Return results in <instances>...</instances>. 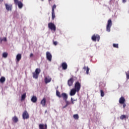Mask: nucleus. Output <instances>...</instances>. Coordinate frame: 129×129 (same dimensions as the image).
<instances>
[{"label":"nucleus","mask_w":129,"mask_h":129,"mask_svg":"<svg viewBox=\"0 0 129 129\" xmlns=\"http://www.w3.org/2000/svg\"><path fill=\"white\" fill-rule=\"evenodd\" d=\"M48 27L50 30L53 31V32H56V26L55 24L52 22L49 23L48 24Z\"/></svg>","instance_id":"f257e3e1"},{"label":"nucleus","mask_w":129,"mask_h":129,"mask_svg":"<svg viewBox=\"0 0 129 129\" xmlns=\"http://www.w3.org/2000/svg\"><path fill=\"white\" fill-rule=\"evenodd\" d=\"M91 39L93 41V42H99V40H100V36L98 34H94L91 38Z\"/></svg>","instance_id":"f03ea898"},{"label":"nucleus","mask_w":129,"mask_h":129,"mask_svg":"<svg viewBox=\"0 0 129 129\" xmlns=\"http://www.w3.org/2000/svg\"><path fill=\"white\" fill-rule=\"evenodd\" d=\"M111 26H112V22L111 19H109L106 26V31L107 32H110V28H111Z\"/></svg>","instance_id":"7ed1b4c3"},{"label":"nucleus","mask_w":129,"mask_h":129,"mask_svg":"<svg viewBox=\"0 0 129 129\" xmlns=\"http://www.w3.org/2000/svg\"><path fill=\"white\" fill-rule=\"evenodd\" d=\"M14 4L16 6H18L19 9H22L23 7V3L19 0H14Z\"/></svg>","instance_id":"20e7f679"},{"label":"nucleus","mask_w":129,"mask_h":129,"mask_svg":"<svg viewBox=\"0 0 129 129\" xmlns=\"http://www.w3.org/2000/svg\"><path fill=\"white\" fill-rule=\"evenodd\" d=\"M81 88V84L79 82H76L75 84V89L77 91V92H79L80 89Z\"/></svg>","instance_id":"39448f33"},{"label":"nucleus","mask_w":129,"mask_h":129,"mask_svg":"<svg viewBox=\"0 0 129 129\" xmlns=\"http://www.w3.org/2000/svg\"><path fill=\"white\" fill-rule=\"evenodd\" d=\"M22 117L23 119H28L30 117L29 116V113H28V111H25L22 114Z\"/></svg>","instance_id":"423d86ee"},{"label":"nucleus","mask_w":129,"mask_h":129,"mask_svg":"<svg viewBox=\"0 0 129 129\" xmlns=\"http://www.w3.org/2000/svg\"><path fill=\"white\" fill-rule=\"evenodd\" d=\"M46 58L49 62L52 61V54L49 51L46 52Z\"/></svg>","instance_id":"0eeeda50"},{"label":"nucleus","mask_w":129,"mask_h":129,"mask_svg":"<svg viewBox=\"0 0 129 129\" xmlns=\"http://www.w3.org/2000/svg\"><path fill=\"white\" fill-rule=\"evenodd\" d=\"M73 83H74V79L73 78H71L68 81V85L70 87L73 85Z\"/></svg>","instance_id":"6e6552de"},{"label":"nucleus","mask_w":129,"mask_h":129,"mask_svg":"<svg viewBox=\"0 0 129 129\" xmlns=\"http://www.w3.org/2000/svg\"><path fill=\"white\" fill-rule=\"evenodd\" d=\"M5 6L6 7V9L7 10H8V11H10V12H12V10L13 9V5L12 4L9 5V4H6Z\"/></svg>","instance_id":"1a4fd4ad"},{"label":"nucleus","mask_w":129,"mask_h":129,"mask_svg":"<svg viewBox=\"0 0 129 129\" xmlns=\"http://www.w3.org/2000/svg\"><path fill=\"white\" fill-rule=\"evenodd\" d=\"M61 67H62V70H67V68H68V65H67V63L66 62H62Z\"/></svg>","instance_id":"9d476101"},{"label":"nucleus","mask_w":129,"mask_h":129,"mask_svg":"<svg viewBox=\"0 0 129 129\" xmlns=\"http://www.w3.org/2000/svg\"><path fill=\"white\" fill-rule=\"evenodd\" d=\"M52 80V79L49 76L46 77L44 79V81L47 84V83H49V82H51V81Z\"/></svg>","instance_id":"9b49d317"},{"label":"nucleus","mask_w":129,"mask_h":129,"mask_svg":"<svg viewBox=\"0 0 129 129\" xmlns=\"http://www.w3.org/2000/svg\"><path fill=\"white\" fill-rule=\"evenodd\" d=\"M76 92H77V90H76V89H72L70 92L71 96H73V95H75V94H76Z\"/></svg>","instance_id":"f8f14e48"},{"label":"nucleus","mask_w":129,"mask_h":129,"mask_svg":"<svg viewBox=\"0 0 129 129\" xmlns=\"http://www.w3.org/2000/svg\"><path fill=\"white\" fill-rule=\"evenodd\" d=\"M22 59V54L21 53H18L16 55V62H20Z\"/></svg>","instance_id":"ddd939ff"},{"label":"nucleus","mask_w":129,"mask_h":129,"mask_svg":"<svg viewBox=\"0 0 129 129\" xmlns=\"http://www.w3.org/2000/svg\"><path fill=\"white\" fill-rule=\"evenodd\" d=\"M61 97H62L63 100L66 101L68 99V95L65 93H62L61 94Z\"/></svg>","instance_id":"4468645a"},{"label":"nucleus","mask_w":129,"mask_h":129,"mask_svg":"<svg viewBox=\"0 0 129 129\" xmlns=\"http://www.w3.org/2000/svg\"><path fill=\"white\" fill-rule=\"evenodd\" d=\"M119 102L120 104H124L125 102V99L124 97H121L119 100Z\"/></svg>","instance_id":"2eb2a0df"},{"label":"nucleus","mask_w":129,"mask_h":129,"mask_svg":"<svg viewBox=\"0 0 129 129\" xmlns=\"http://www.w3.org/2000/svg\"><path fill=\"white\" fill-rule=\"evenodd\" d=\"M38 100V98L36 96H33L31 98V101L32 102H33V103H36L37 102V101Z\"/></svg>","instance_id":"dca6fc26"},{"label":"nucleus","mask_w":129,"mask_h":129,"mask_svg":"<svg viewBox=\"0 0 129 129\" xmlns=\"http://www.w3.org/2000/svg\"><path fill=\"white\" fill-rule=\"evenodd\" d=\"M39 129H47V124L44 125V124H40L39 125Z\"/></svg>","instance_id":"f3484780"},{"label":"nucleus","mask_w":129,"mask_h":129,"mask_svg":"<svg viewBox=\"0 0 129 129\" xmlns=\"http://www.w3.org/2000/svg\"><path fill=\"white\" fill-rule=\"evenodd\" d=\"M40 103L42 106H45L46 105V98H43L41 101Z\"/></svg>","instance_id":"a211bd4d"},{"label":"nucleus","mask_w":129,"mask_h":129,"mask_svg":"<svg viewBox=\"0 0 129 129\" xmlns=\"http://www.w3.org/2000/svg\"><path fill=\"white\" fill-rule=\"evenodd\" d=\"M12 120L13 121H14V122L17 123V122L19 121V118H18V117H17V116H14L12 118Z\"/></svg>","instance_id":"6ab92c4d"},{"label":"nucleus","mask_w":129,"mask_h":129,"mask_svg":"<svg viewBox=\"0 0 129 129\" xmlns=\"http://www.w3.org/2000/svg\"><path fill=\"white\" fill-rule=\"evenodd\" d=\"M83 69H84V70H86V74H89V70H90V69H89V68H88V67H85L84 66V68H83Z\"/></svg>","instance_id":"aec40b11"},{"label":"nucleus","mask_w":129,"mask_h":129,"mask_svg":"<svg viewBox=\"0 0 129 129\" xmlns=\"http://www.w3.org/2000/svg\"><path fill=\"white\" fill-rule=\"evenodd\" d=\"M32 74L33 78H35V79H37V78L39 77V75L35 72H33Z\"/></svg>","instance_id":"412c9836"},{"label":"nucleus","mask_w":129,"mask_h":129,"mask_svg":"<svg viewBox=\"0 0 129 129\" xmlns=\"http://www.w3.org/2000/svg\"><path fill=\"white\" fill-rule=\"evenodd\" d=\"M6 81V78L5 77H2L0 79L1 83H4Z\"/></svg>","instance_id":"4be33fe9"},{"label":"nucleus","mask_w":129,"mask_h":129,"mask_svg":"<svg viewBox=\"0 0 129 129\" xmlns=\"http://www.w3.org/2000/svg\"><path fill=\"white\" fill-rule=\"evenodd\" d=\"M34 73H36V74H38L39 75V74L41 73V70L40 69L37 68L35 70V71Z\"/></svg>","instance_id":"5701e85b"},{"label":"nucleus","mask_w":129,"mask_h":129,"mask_svg":"<svg viewBox=\"0 0 129 129\" xmlns=\"http://www.w3.org/2000/svg\"><path fill=\"white\" fill-rule=\"evenodd\" d=\"M56 96H58V97H59V98H61V97H62L61 95L60 94V92H59L58 90H56Z\"/></svg>","instance_id":"b1692460"},{"label":"nucleus","mask_w":129,"mask_h":129,"mask_svg":"<svg viewBox=\"0 0 129 129\" xmlns=\"http://www.w3.org/2000/svg\"><path fill=\"white\" fill-rule=\"evenodd\" d=\"M73 117L75 119H79V115H78V114H76L73 115Z\"/></svg>","instance_id":"393cba45"},{"label":"nucleus","mask_w":129,"mask_h":129,"mask_svg":"<svg viewBox=\"0 0 129 129\" xmlns=\"http://www.w3.org/2000/svg\"><path fill=\"white\" fill-rule=\"evenodd\" d=\"M125 118H126V115H121L120 116V119H121L122 120L123 119H125Z\"/></svg>","instance_id":"a878e982"},{"label":"nucleus","mask_w":129,"mask_h":129,"mask_svg":"<svg viewBox=\"0 0 129 129\" xmlns=\"http://www.w3.org/2000/svg\"><path fill=\"white\" fill-rule=\"evenodd\" d=\"M8 52H4L3 54V58H7L8 57Z\"/></svg>","instance_id":"bb28decb"},{"label":"nucleus","mask_w":129,"mask_h":129,"mask_svg":"<svg viewBox=\"0 0 129 129\" xmlns=\"http://www.w3.org/2000/svg\"><path fill=\"white\" fill-rule=\"evenodd\" d=\"M56 8H57V6H56V5H53V6H52V12H55V9H56Z\"/></svg>","instance_id":"cd10ccee"},{"label":"nucleus","mask_w":129,"mask_h":129,"mask_svg":"<svg viewBox=\"0 0 129 129\" xmlns=\"http://www.w3.org/2000/svg\"><path fill=\"white\" fill-rule=\"evenodd\" d=\"M100 92L101 93V97H103L104 96V92L102 90H100Z\"/></svg>","instance_id":"c85d7f7f"},{"label":"nucleus","mask_w":129,"mask_h":129,"mask_svg":"<svg viewBox=\"0 0 129 129\" xmlns=\"http://www.w3.org/2000/svg\"><path fill=\"white\" fill-rule=\"evenodd\" d=\"M100 86H102V87H105V84L103 83V82H100Z\"/></svg>","instance_id":"c756f323"},{"label":"nucleus","mask_w":129,"mask_h":129,"mask_svg":"<svg viewBox=\"0 0 129 129\" xmlns=\"http://www.w3.org/2000/svg\"><path fill=\"white\" fill-rule=\"evenodd\" d=\"M55 17L56 16H55V12H52V20H54Z\"/></svg>","instance_id":"7c9ffc66"},{"label":"nucleus","mask_w":129,"mask_h":129,"mask_svg":"<svg viewBox=\"0 0 129 129\" xmlns=\"http://www.w3.org/2000/svg\"><path fill=\"white\" fill-rule=\"evenodd\" d=\"M25 98H26V94H24L21 96V99L22 100H25Z\"/></svg>","instance_id":"2f4dec72"},{"label":"nucleus","mask_w":129,"mask_h":129,"mask_svg":"<svg viewBox=\"0 0 129 129\" xmlns=\"http://www.w3.org/2000/svg\"><path fill=\"white\" fill-rule=\"evenodd\" d=\"M113 47H114V48H117V49H118V44H113Z\"/></svg>","instance_id":"473e14b6"},{"label":"nucleus","mask_w":129,"mask_h":129,"mask_svg":"<svg viewBox=\"0 0 129 129\" xmlns=\"http://www.w3.org/2000/svg\"><path fill=\"white\" fill-rule=\"evenodd\" d=\"M66 103V105H70V104H71V103L69 101H68L67 100H66V101H64Z\"/></svg>","instance_id":"72a5a7b5"},{"label":"nucleus","mask_w":129,"mask_h":129,"mask_svg":"<svg viewBox=\"0 0 129 129\" xmlns=\"http://www.w3.org/2000/svg\"><path fill=\"white\" fill-rule=\"evenodd\" d=\"M127 79H129V72L125 73Z\"/></svg>","instance_id":"f704fd0d"},{"label":"nucleus","mask_w":129,"mask_h":129,"mask_svg":"<svg viewBox=\"0 0 129 129\" xmlns=\"http://www.w3.org/2000/svg\"><path fill=\"white\" fill-rule=\"evenodd\" d=\"M53 45H54V46H57V45L58 44V42L55 41H53Z\"/></svg>","instance_id":"c9c22d12"},{"label":"nucleus","mask_w":129,"mask_h":129,"mask_svg":"<svg viewBox=\"0 0 129 129\" xmlns=\"http://www.w3.org/2000/svg\"><path fill=\"white\" fill-rule=\"evenodd\" d=\"M71 101H72V104H74V101H75V100H73V98H71Z\"/></svg>","instance_id":"e433bc0d"},{"label":"nucleus","mask_w":129,"mask_h":129,"mask_svg":"<svg viewBox=\"0 0 129 129\" xmlns=\"http://www.w3.org/2000/svg\"><path fill=\"white\" fill-rule=\"evenodd\" d=\"M126 106V104H125V103H123V107L124 108H125V107Z\"/></svg>","instance_id":"4c0bfd02"},{"label":"nucleus","mask_w":129,"mask_h":129,"mask_svg":"<svg viewBox=\"0 0 129 129\" xmlns=\"http://www.w3.org/2000/svg\"><path fill=\"white\" fill-rule=\"evenodd\" d=\"M68 106V105H67V104H66L65 106H64L63 107H62V108L64 109V108H66V107H67Z\"/></svg>","instance_id":"58836bf2"},{"label":"nucleus","mask_w":129,"mask_h":129,"mask_svg":"<svg viewBox=\"0 0 129 129\" xmlns=\"http://www.w3.org/2000/svg\"><path fill=\"white\" fill-rule=\"evenodd\" d=\"M33 56H34V54L33 53L30 54V57H33Z\"/></svg>","instance_id":"ea45409f"},{"label":"nucleus","mask_w":129,"mask_h":129,"mask_svg":"<svg viewBox=\"0 0 129 129\" xmlns=\"http://www.w3.org/2000/svg\"><path fill=\"white\" fill-rule=\"evenodd\" d=\"M123 3H126V0H122Z\"/></svg>","instance_id":"a19ab883"},{"label":"nucleus","mask_w":129,"mask_h":129,"mask_svg":"<svg viewBox=\"0 0 129 129\" xmlns=\"http://www.w3.org/2000/svg\"><path fill=\"white\" fill-rule=\"evenodd\" d=\"M1 2H3L4 0H0Z\"/></svg>","instance_id":"79ce46f5"},{"label":"nucleus","mask_w":129,"mask_h":129,"mask_svg":"<svg viewBox=\"0 0 129 129\" xmlns=\"http://www.w3.org/2000/svg\"><path fill=\"white\" fill-rule=\"evenodd\" d=\"M49 1V2H51V1H52V0H48Z\"/></svg>","instance_id":"37998d69"},{"label":"nucleus","mask_w":129,"mask_h":129,"mask_svg":"<svg viewBox=\"0 0 129 129\" xmlns=\"http://www.w3.org/2000/svg\"><path fill=\"white\" fill-rule=\"evenodd\" d=\"M42 2H44V0H41Z\"/></svg>","instance_id":"c03bdc74"}]
</instances>
